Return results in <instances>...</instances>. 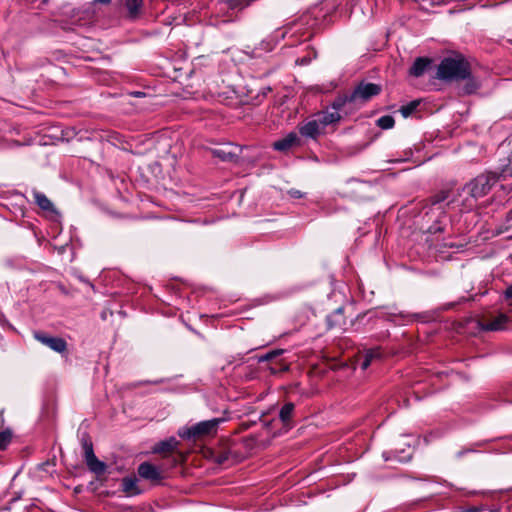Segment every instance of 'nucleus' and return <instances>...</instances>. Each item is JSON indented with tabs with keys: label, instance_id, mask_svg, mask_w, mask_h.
Wrapping results in <instances>:
<instances>
[{
	"label": "nucleus",
	"instance_id": "1",
	"mask_svg": "<svg viewBox=\"0 0 512 512\" xmlns=\"http://www.w3.org/2000/svg\"><path fill=\"white\" fill-rule=\"evenodd\" d=\"M470 64L461 55L446 57L438 65L436 77L446 82H461L469 74Z\"/></svg>",
	"mask_w": 512,
	"mask_h": 512
},
{
	"label": "nucleus",
	"instance_id": "2",
	"mask_svg": "<svg viewBox=\"0 0 512 512\" xmlns=\"http://www.w3.org/2000/svg\"><path fill=\"white\" fill-rule=\"evenodd\" d=\"M503 169L500 173L486 172L478 175L463 187V192L467 193L475 201L486 196L492 187L499 181L505 180Z\"/></svg>",
	"mask_w": 512,
	"mask_h": 512
},
{
	"label": "nucleus",
	"instance_id": "3",
	"mask_svg": "<svg viewBox=\"0 0 512 512\" xmlns=\"http://www.w3.org/2000/svg\"><path fill=\"white\" fill-rule=\"evenodd\" d=\"M448 197H449V190H441L424 201L423 209L428 208V210L424 213V218H426V217L428 218L427 222H430V220L432 218V217H430V214H433V215L435 214L437 216V220H436L435 224L427 227V232L438 233V232H442L444 230V228L440 225L439 217L445 216V211L442 207L434 208V206L445 201Z\"/></svg>",
	"mask_w": 512,
	"mask_h": 512
},
{
	"label": "nucleus",
	"instance_id": "4",
	"mask_svg": "<svg viewBox=\"0 0 512 512\" xmlns=\"http://www.w3.org/2000/svg\"><path fill=\"white\" fill-rule=\"evenodd\" d=\"M220 422H222L220 418L202 421L189 428L180 430L178 435L184 439L196 440L215 433Z\"/></svg>",
	"mask_w": 512,
	"mask_h": 512
},
{
	"label": "nucleus",
	"instance_id": "5",
	"mask_svg": "<svg viewBox=\"0 0 512 512\" xmlns=\"http://www.w3.org/2000/svg\"><path fill=\"white\" fill-rule=\"evenodd\" d=\"M382 87L379 84L361 81L350 93V100L354 104H364L381 93Z\"/></svg>",
	"mask_w": 512,
	"mask_h": 512
},
{
	"label": "nucleus",
	"instance_id": "6",
	"mask_svg": "<svg viewBox=\"0 0 512 512\" xmlns=\"http://www.w3.org/2000/svg\"><path fill=\"white\" fill-rule=\"evenodd\" d=\"M242 148L234 143L221 144L211 150L214 157L224 162H237Z\"/></svg>",
	"mask_w": 512,
	"mask_h": 512
},
{
	"label": "nucleus",
	"instance_id": "7",
	"mask_svg": "<svg viewBox=\"0 0 512 512\" xmlns=\"http://www.w3.org/2000/svg\"><path fill=\"white\" fill-rule=\"evenodd\" d=\"M33 336L37 341L57 353L63 354L67 351V342L61 337L50 336L42 331H34Z\"/></svg>",
	"mask_w": 512,
	"mask_h": 512
},
{
	"label": "nucleus",
	"instance_id": "8",
	"mask_svg": "<svg viewBox=\"0 0 512 512\" xmlns=\"http://www.w3.org/2000/svg\"><path fill=\"white\" fill-rule=\"evenodd\" d=\"M119 10L124 12L125 18L136 20L140 18L143 10V0H116Z\"/></svg>",
	"mask_w": 512,
	"mask_h": 512
},
{
	"label": "nucleus",
	"instance_id": "9",
	"mask_svg": "<svg viewBox=\"0 0 512 512\" xmlns=\"http://www.w3.org/2000/svg\"><path fill=\"white\" fill-rule=\"evenodd\" d=\"M180 442L175 437H170L167 440L161 441L155 445L153 452L168 456L174 452H178Z\"/></svg>",
	"mask_w": 512,
	"mask_h": 512
},
{
	"label": "nucleus",
	"instance_id": "10",
	"mask_svg": "<svg viewBox=\"0 0 512 512\" xmlns=\"http://www.w3.org/2000/svg\"><path fill=\"white\" fill-rule=\"evenodd\" d=\"M461 81L464 83L458 87L459 95H469L475 93L480 87V82L471 75V67L469 68V74L467 77L463 78Z\"/></svg>",
	"mask_w": 512,
	"mask_h": 512
},
{
	"label": "nucleus",
	"instance_id": "11",
	"mask_svg": "<svg viewBox=\"0 0 512 512\" xmlns=\"http://www.w3.org/2000/svg\"><path fill=\"white\" fill-rule=\"evenodd\" d=\"M323 130L324 128L318 119L308 121L299 126V132L301 135L311 138H316Z\"/></svg>",
	"mask_w": 512,
	"mask_h": 512
},
{
	"label": "nucleus",
	"instance_id": "12",
	"mask_svg": "<svg viewBox=\"0 0 512 512\" xmlns=\"http://www.w3.org/2000/svg\"><path fill=\"white\" fill-rule=\"evenodd\" d=\"M138 474L142 478L151 481H159L161 479V474L157 468L148 462H144L139 465Z\"/></svg>",
	"mask_w": 512,
	"mask_h": 512
},
{
	"label": "nucleus",
	"instance_id": "13",
	"mask_svg": "<svg viewBox=\"0 0 512 512\" xmlns=\"http://www.w3.org/2000/svg\"><path fill=\"white\" fill-rule=\"evenodd\" d=\"M508 317L505 314H500L494 319L491 320H483L481 323V328L486 331H498L504 328V325L507 323Z\"/></svg>",
	"mask_w": 512,
	"mask_h": 512
},
{
	"label": "nucleus",
	"instance_id": "14",
	"mask_svg": "<svg viewBox=\"0 0 512 512\" xmlns=\"http://www.w3.org/2000/svg\"><path fill=\"white\" fill-rule=\"evenodd\" d=\"M299 142H300V139L296 133H289L283 139H280V140L274 142L273 147L279 151H286V150L290 149L291 147L298 145Z\"/></svg>",
	"mask_w": 512,
	"mask_h": 512
},
{
	"label": "nucleus",
	"instance_id": "15",
	"mask_svg": "<svg viewBox=\"0 0 512 512\" xmlns=\"http://www.w3.org/2000/svg\"><path fill=\"white\" fill-rule=\"evenodd\" d=\"M431 64V60L426 57H418L409 69V74L414 77H420L424 74L427 67Z\"/></svg>",
	"mask_w": 512,
	"mask_h": 512
},
{
	"label": "nucleus",
	"instance_id": "16",
	"mask_svg": "<svg viewBox=\"0 0 512 512\" xmlns=\"http://www.w3.org/2000/svg\"><path fill=\"white\" fill-rule=\"evenodd\" d=\"M317 119L323 128L327 125L338 122L341 119L339 112L337 111H325L317 115Z\"/></svg>",
	"mask_w": 512,
	"mask_h": 512
},
{
	"label": "nucleus",
	"instance_id": "17",
	"mask_svg": "<svg viewBox=\"0 0 512 512\" xmlns=\"http://www.w3.org/2000/svg\"><path fill=\"white\" fill-rule=\"evenodd\" d=\"M32 194L36 204L42 210L51 212L55 211L53 203L43 193L33 190Z\"/></svg>",
	"mask_w": 512,
	"mask_h": 512
},
{
	"label": "nucleus",
	"instance_id": "18",
	"mask_svg": "<svg viewBox=\"0 0 512 512\" xmlns=\"http://www.w3.org/2000/svg\"><path fill=\"white\" fill-rule=\"evenodd\" d=\"M380 357L381 352L378 348L367 350L364 354V360L361 363V368L366 370L373 360L379 359Z\"/></svg>",
	"mask_w": 512,
	"mask_h": 512
},
{
	"label": "nucleus",
	"instance_id": "19",
	"mask_svg": "<svg viewBox=\"0 0 512 512\" xmlns=\"http://www.w3.org/2000/svg\"><path fill=\"white\" fill-rule=\"evenodd\" d=\"M294 412V404L289 402L286 403L279 412V418L282 423L286 426L290 422Z\"/></svg>",
	"mask_w": 512,
	"mask_h": 512
},
{
	"label": "nucleus",
	"instance_id": "20",
	"mask_svg": "<svg viewBox=\"0 0 512 512\" xmlns=\"http://www.w3.org/2000/svg\"><path fill=\"white\" fill-rule=\"evenodd\" d=\"M88 468L95 474L101 475L106 471V464L100 460H98L97 457H93V459L88 460L86 462Z\"/></svg>",
	"mask_w": 512,
	"mask_h": 512
},
{
	"label": "nucleus",
	"instance_id": "21",
	"mask_svg": "<svg viewBox=\"0 0 512 512\" xmlns=\"http://www.w3.org/2000/svg\"><path fill=\"white\" fill-rule=\"evenodd\" d=\"M213 458L218 464H226L232 459V451L229 449H221L213 452Z\"/></svg>",
	"mask_w": 512,
	"mask_h": 512
},
{
	"label": "nucleus",
	"instance_id": "22",
	"mask_svg": "<svg viewBox=\"0 0 512 512\" xmlns=\"http://www.w3.org/2000/svg\"><path fill=\"white\" fill-rule=\"evenodd\" d=\"M82 446L84 449V458L86 462L93 459V457H96L93 450V444L88 437H83Z\"/></svg>",
	"mask_w": 512,
	"mask_h": 512
},
{
	"label": "nucleus",
	"instance_id": "23",
	"mask_svg": "<svg viewBox=\"0 0 512 512\" xmlns=\"http://www.w3.org/2000/svg\"><path fill=\"white\" fill-rule=\"evenodd\" d=\"M346 103H352L350 100V93H346L342 96H339L333 103H332V110L339 112V110L346 104Z\"/></svg>",
	"mask_w": 512,
	"mask_h": 512
},
{
	"label": "nucleus",
	"instance_id": "24",
	"mask_svg": "<svg viewBox=\"0 0 512 512\" xmlns=\"http://www.w3.org/2000/svg\"><path fill=\"white\" fill-rule=\"evenodd\" d=\"M268 369L272 374H277L288 370V364H286L282 360H275L271 362V364L268 366Z\"/></svg>",
	"mask_w": 512,
	"mask_h": 512
},
{
	"label": "nucleus",
	"instance_id": "25",
	"mask_svg": "<svg viewBox=\"0 0 512 512\" xmlns=\"http://www.w3.org/2000/svg\"><path fill=\"white\" fill-rule=\"evenodd\" d=\"M419 103H420L419 100H414V101H411L410 103H408L407 105H403L400 108V112L403 115V117L406 118V117L410 116L417 109Z\"/></svg>",
	"mask_w": 512,
	"mask_h": 512
},
{
	"label": "nucleus",
	"instance_id": "26",
	"mask_svg": "<svg viewBox=\"0 0 512 512\" xmlns=\"http://www.w3.org/2000/svg\"><path fill=\"white\" fill-rule=\"evenodd\" d=\"M12 432L10 429H6L0 432V450H5L8 444L11 442Z\"/></svg>",
	"mask_w": 512,
	"mask_h": 512
},
{
	"label": "nucleus",
	"instance_id": "27",
	"mask_svg": "<svg viewBox=\"0 0 512 512\" xmlns=\"http://www.w3.org/2000/svg\"><path fill=\"white\" fill-rule=\"evenodd\" d=\"M395 120L390 115H385L377 120V125L382 129H390L394 126Z\"/></svg>",
	"mask_w": 512,
	"mask_h": 512
},
{
	"label": "nucleus",
	"instance_id": "28",
	"mask_svg": "<svg viewBox=\"0 0 512 512\" xmlns=\"http://www.w3.org/2000/svg\"><path fill=\"white\" fill-rule=\"evenodd\" d=\"M284 351L282 349H277L268 352L267 354L260 357V361H275L277 358L283 353Z\"/></svg>",
	"mask_w": 512,
	"mask_h": 512
},
{
	"label": "nucleus",
	"instance_id": "29",
	"mask_svg": "<svg viewBox=\"0 0 512 512\" xmlns=\"http://www.w3.org/2000/svg\"><path fill=\"white\" fill-rule=\"evenodd\" d=\"M124 491L128 493H134L136 487V479L124 478L123 479Z\"/></svg>",
	"mask_w": 512,
	"mask_h": 512
},
{
	"label": "nucleus",
	"instance_id": "30",
	"mask_svg": "<svg viewBox=\"0 0 512 512\" xmlns=\"http://www.w3.org/2000/svg\"><path fill=\"white\" fill-rule=\"evenodd\" d=\"M503 177L512 176V159L510 160L509 164L503 168Z\"/></svg>",
	"mask_w": 512,
	"mask_h": 512
},
{
	"label": "nucleus",
	"instance_id": "31",
	"mask_svg": "<svg viewBox=\"0 0 512 512\" xmlns=\"http://www.w3.org/2000/svg\"><path fill=\"white\" fill-rule=\"evenodd\" d=\"M505 298L512 299V284L507 287L505 291Z\"/></svg>",
	"mask_w": 512,
	"mask_h": 512
},
{
	"label": "nucleus",
	"instance_id": "32",
	"mask_svg": "<svg viewBox=\"0 0 512 512\" xmlns=\"http://www.w3.org/2000/svg\"><path fill=\"white\" fill-rule=\"evenodd\" d=\"M289 193L294 198H301L302 197V193L300 191H298V190H291Z\"/></svg>",
	"mask_w": 512,
	"mask_h": 512
},
{
	"label": "nucleus",
	"instance_id": "33",
	"mask_svg": "<svg viewBox=\"0 0 512 512\" xmlns=\"http://www.w3.org/2000/svg\"><path fill=\"white\" fill-rule=\"evenodd\" d=\"M95 2L101 3V4H109L111 0H94Z\"/></svg>",
	"mask_w": 512,
	"mask_h": 512
},
{
	"label": "nucleus",
	"instance_id": "34",
	"mask_svg": "<svg viewBox=\"0 0 512 512\" xmlns=\"http://www.w3.org/2000/svg\"><path fill=\"white\" fill-rule=\"evenodd\" d=\"M133 94H134L135 96H137V97L144 96V93H142V92H135V93H133Z\"/></svg>",
	"mask_w": 512,
	"mask_h": 512
},
{
	"label": "nucleus",
	"instance_id": "35",
	"mask_svg": "<svg viewBox=\"0 0 512 512\" xmlns=\"http://www.w3.org/2000/svg\"><path fill=\"white\" fill-rule=\"evenodd\" d=\"M508 219H509L510 221H512V210H511V211L509 212V214H508Z\"/></svg>",
	"mask_w": 512,
	"mask_h": 512
},
{
	"label": "nucleus",
	"instance_id": "36",
	"mask_svg": "<svg viewBox=\"0 0 512 512\" xmlns=\"http://www.w3.org/2000/svg\"><path fill=\"white\" fill-rule=\"evenodd\" d=\"M178 456H179V458H183V454L180 452H178Z\"/></svg>",
	"mask_w": 512,
	"mask_h": 512
},
{
	"label": "nucleus",
	"instance_id": "37",
	"mask_svg": "<svg viewBox=\"0 0 512 512\" xmlns=\"http://www.w3.org/2000/svg\"><path fill=\"white\" fill-rule=\"evenodd\" d=\"M270 425V422H265V426H269Z\"/></svg>",
	"mask_w": 512,
	"mask_h": 512
}]
</instances>
